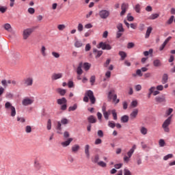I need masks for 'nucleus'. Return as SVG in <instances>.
Wrapping results in <instances>:
<instances>
[{"mask_svg":"<svg viewBox=\"0 0 175 175\" xmlns=\"http://www.w3.org/2000/svg\"><path fill=\"white\" fill-rule=\"evenodd\" d=\"M172 118H173V115L170 116L163 123L162 128L165 133H169L170 132V124H172Z\"/></svg>","mask_w":175,"mask_h":175,"instance_id":"obj_1","label":"nucleus"},{"mask_svg":"<svg viewBox=\"0 0 175 175\" xmlns=\"http://www.w3.org/2000/svg\"><path fill=\"white\" fill-rule=\"evenodd\" d=\"M5 109L10 112L11 117H16V107H14L10 102H6L5 104Z\"/></svg>","mask_w":175,"mask_h":175,"instance_id":"obj_2","label":"nucleus"},{"mask_svg":"<svg viewBox=\"0 0 175 175\" xmlns=\"http://www.w3.org/2000/svg\"><path fill=\"white\" fill-rule=\"evenodd\" d=\"M62 124L63 125H66V124H69V120L66 118H62L61 122H57V125L56 126V129H57V133L59 134H61L62 133L61 131H62Z\"/></svg>","mask_w":175,"mask_h":175,"instance_id":"obj_3","label":"nucleus"},{"mask_svg":"<svg viewBox=\"0 0 175 175\" xmlns=\"http://www.w3.org/2000/svg\"><path fill=\"white\" fill-rule=\"evenodd\" d=\"M108 99H112L115 105H117V103H120V99L117 98V94H114V90H111L109 92Z\"/></svg>","mask_w":175,"mask_h":175,"instance_id":"obj_4","label":"nucleus"},{"mask_svg":"<svg viewBox=\"0 0 175 175\" xmlns=\"http://www.w3.org/2000/svg\"><path fill=\"white\" fill-rule=\"evenodd\" d=\"M32 32H33V29L32 28H27L23 30V38L24 40H27L28 38L32 35Z\"/></svg>","mask_w":175,"mask_h":175,"instance_id":"obj_5","label":"nucleus"},{"mask_svg":"<svg viewBox=\"0 0 175 175\" xmlns=\"http://www.w3.org/2000/svg\"><path fill=\"white\" fill-rule=\"evenodd\" d=\"M25 87H32L33 85V77H27L23 79Z\"/></svg>","mask_w":175,"mask_h":175,"instance_id":"obj_6","label":"nucleus"},{"mask_svg":"<svg viewBox=\"0 0 175 175\" xmlns=\"http://www.w3.org/2000/svg\"><path fill=\"white\" fill-rule=\"evenodd\" d=\"M98 16L103 20H106L110 16V11L107 10H102L99 11Z\"/></svg>","mask_w":175,"mask_h":175,"instance_id":"obj_7","label":"nucleus"},{"mask_svg":"<svg viewBox=\"0 0 175 175\" xmlns=\"http://www.w3.org/2000/svg\"><path fill=\"white\" fill-rule=\"evenodd\" d=\"M85 95H87L88 98H89L92 105H95V102H96V98H95V96H94V92L92 90H88Z\"/></svg>","mask_w":175,"mask_h":175,"instance_id":"obj_8","label":"nucleus"},{"mask_svg":"<svg viewBox=\"0 0 175 175\" xmlns=\"http://www.w3.org/2000/svg\"><path fill=\"white\" fill-rule=\"evenodd\" d=\"M98 49H102V50H111V46L109 44H106L105 42H100Z\"/></svg>","mask_w":175,"mask_h":175,"instance_id":"obj_9","label":"nucleus"},{"mask_svg":"<svg viewBox=\"0 0 175 175\" xmlns=\"http://www.w3.org/2000/svg\"><path fill=\"white\" fill-rule=\"evenodd\" d=\"M129 8V4L126 3H123L121 6V12H120V16H122L125 13H126V10Z\"/></svg>","mask_w":175,"mask_h":175,"instance_id":"obj_10","label":"nucleus"},{"mask_svg":"<svg viewBox=\"0 0 175 175\" xmlns=\"http://www.w3.org/2000/svg\"><path fill=\"white\" fill-rule=\"evenodd\" d=\"M33 103V100L29 98H26L23 99V100L22 101V105H23V106H28L29 105H32Z\"/></svg>","mask_w":175,"mask_h":175,"instance_id":"obj_11","label":"nucleus"},{"mask_svg":"<svg viewBox=\"0 0 175 175\" xmlns=\"http://www.w3.org/2000/svg\"><path fill=\"white\" fill-rule=\"evenodd\" d=\"M139 114V109H135L133 111L130 113V118L131 120H135L137 115Z\"/></svg>","mask_w":175,"mask_h":175,"instance_id":"obj_12","label":"nucleus"},{"mask_svg":"<svg viewBox=\"0 0 175 175\" xmlns=\"http://www.w3.org/2000/svg\"><path fill=\"white\" fill-rule=\"evenodd\" d=\"M154 99L157 103H163V102H166V99L165 98L164 96H157Z\"/></svg>","mask_w":175,"mask_h":175,"instance_id":"obj_13","label":"nucleus"},{"mask_svg":"<svg viewBox=\"0 0 175 175\" xmlns=\"http://www.w3.org/2000/svg\"><path fill=\"white\" fill-rule=\"evenodd\" d=\"M47 49H46V46L44 45H42L40 49V53L42 57H47Z\"/></svg>","mask_w":175,"mask_h":175,"instance_id":"obj_14","label":"nucleus"},{"mask_svg":"<svg viewBox=\"0 0 175 175\" xmlns=\"http://www.w3.org/2000/svg\"><path fill=\"white\" fill-rule=\"evenodd\" d=\"M135 150H136V145H133L132 148H131L130 150L127 152V157H129V158H131L132 155H133Z\"/></svg>","mask_w":175,"mask_h":175,"instance_id":"obj_15","label":"nucleus"},{"mask_svg":"<svg viewBox=\"0 0 175 175\" xmlns=\"http://www.w3.org/2000/svg\"><path fill=\"white\" fill-rule=\"evenodd\" d=\"M85 154L86 155V157L88 158V159H90V145L87 144L85 146Z\"/></svg>","mask_w":175,"mask_h":175,"instance_id":"obj_16","label":"nucleus"},{"mask_svg":"<svg viewBox=\"0 0 175 175\" xmlns=\"http://www.w3.org/2000/svg\"><path fill=\"white\" fill-rule=\"evenodd\" d=\"M56 92H57V94H59L61 96H64L65 94H66V90L59 88L56 89Z\"/></svg>","mask_w":175,"mask_h":175,"instance_id":"obj_17","label":"nucleus"},{"mask_svg":"<svg viewBox=\"0 0 175 175\" xmlns=\"http://www.w3.org/2000/svg\"><path fill=\"white\" fill-rule=\"evenodd\" d=\"M62 73H55L52 75L51 79L52 80H58V79H62Z\"/></svg>","mask_w":175,"mask_h":175,"instance_id":"obj_18","label":"nucleus"},{"mask_svg":"<svg viewBox=\"0 0 175 175\" xmlns=\"http://www.w3.org/2000/svg\"><path fill=\"white\" fill-rule=\"evenodd\" d=\"M72 142H73V138H69L67 141L62 142V146H63V147H68Z\"/></svg>","mask_w":175,"mask_h":175,"instance_id":"obj_19","label":"nucleus"},{"mask_svg":"<svg viewBox=\"0 0 175 175\" xmlns=\"http://www.w3.org/2000/svg\"><path fill=\"white\" fill-rule=\"evenodd\" d=\"M79 150H80V146H79L78 144H75L72 146L71 148V151L72 152H74V153L78 152Z\"/></svg>","mask_w":175,"mask_h":175,"instance_id":"obj_20","label":"nucleus"},{"mask_svg":"<svg viewBox=\"0 0 175 175\" xmlns=\"http://www.w3.org/2000/svg\"><path fill=\"white\" fill-rule=\"evenodd\" d=\"M167 80H169V75H167V74L163 75L161 79L162 84H166V83H167Z\"/></svg>","mask_w":175,"mask_h":175,"instance_id":"obj_21","label":"nucleus"},{"mask_svg":"<svg viewBox=\"0 0 175 175\" xmlns=\"http://www.w3.org/2000/svg\"><path fill=\"white\" fill-rule=\"evenodd\" d=\"M151 32H152V27H148L146 30V33L145 36L146 39H148L150 38V35L151 34Z\"/></svg>","mask_w":175,"mask_h":175,"instance_id":"obj_22","label":"nucleus"},{"mask_svg":"<svg viewBox=\"0 0 175 175\" xmlns=\"http://www.w3.org/2000/svg\"><path fill=\"white\" fill-rule=\"evenodd\" d=\"M75 47H77V49L83 47V42L75 38Z\"/></svg>","mask_w":175,"mask_h":175,"instance_id":"obj_23","label":"nucleus"},{"mask_svg":"<svg viewBox=\"0 0 175 175\" xmlns=\"http://www.w3.org/2000/svg\"><path fill=\"white\" fill-rule=\"evenodd\" d=\"M93 52L96 55V58H99V57H100V55L103 54V51H98V49H95L93 50Z\"/></svg>","mask_w":175,"mask_h":175,"instance_id":"obj_24","label":"nucleus"},{"mask_svg":"<svg viewBox=\"0 0 175 175\" xmlns=\"http://www.w3.org/2000/svg\"><path fill=\"white\" fill-rule=\"evenodd\" d=\"M57 102L58 105H65L66 104L67 100H66V98L63 97L62 98L57 99Z\"/></svg>","mask_w":175,"mask_h":175,"instance_id":"obj_25","label":"nucleus"},{"mask_svg":"<svg viewBox=\"0 0 175 175\" xmlns=\"http://www.w3.org/2000/svg\"><path fill=\"white\" fill-rule=\"evenodd\" d=\"M82 67H83V63H80L79 66L77 68V75H83V69H81Z\"/></svg>","mask_w":175,"mask_h":175,"instance_id":"obj_26","label":"nucleus"},{"mask_svg":"<svg viewBox=\"0 0 175 175\" xmlns=\"http://www.w3.org/2000/svg\"><path fill=\"white\" fill-rule=\"evenodd\" d=\"M88 122H90V124H95V122H96V119L95 118V117H94V116H90L88 118Z\"/></svg>","mask_w":175,"mask_h":175,"instance_id":"obj_27","label":"nucleus"},{"mask_svg":"<svg viewBox=\"0 0 175 175\" xmlns=\"http://www.w3.org/2000/svg\"><path fill=\"white\" fill-rule=\"evenodd\" d=\"M121 122H128L129 121V116H128V115H124L123 116L121 117Z\"/></svg>","mask_w":175,"mask_h":175,"instance_id":"obj_28","label":"nucleus"},{"mask_svg":"<svg viewBox=\"0 0 175 175\" xmlns=\"http://www.w3.org/2000/svg\"><path fill=\"white\" fill-rule=\"evenodd\" d=\"M92 162L93 163H97L99 162V154H96L94 156V157L92 159Z\"/></svg>","mask_w":175,"mask_h":175,"instance_id":"obj_29","label":"nucleus"},{"mask_svg":"<svg viewBox=\"0 0 175 175\" xmlns=\"http://www.w3.org/2000/svg\"><path fill=\"white\" fill-rule=\"evenodd\" d=\"M140 132L142 133V135H147L148 130L147 129V128L144 127V126H142L140 128Z\"/></svg>","mask_w":175,"mask_h":175,"instance_id":"obj_30","label":"nucleus"},{"mask_svg":"<svg viewBox=\"0 0 175 175\" xmlns=\"http://www.w3.org/2000/svg\"><path fill=\"white\" fill-rule=\"evenodd\" d=\"M153 65L156 68H158L162 65V63H161V60L159 59H155L153 61Z\"/></svg>","mask_w":175,"mask_h":175,"instance_id":"obj_31","label":"nucleus"},{"mask_svg":"<svg viewBox=\"0 0 175 175\" xmlns=\"http://www.w3.org/2000/svg\"><path fill=\"white\" fill-rule=\"evenodd\" d=\"M83 68L85 70H90V68H91V64L88 62H85L83 65Z\"/></svg>","mask_w":175,"mask_h":175,"instance_id":"obj_32","label":"nucleus"},{"mask_svg":"<svg viewBox=\"0 0 175 175\" xmlns=\"http://www.w3.org/2000/svg\"><path fill=\"white\" fill-rule=\"evenodd\" d=\"M159 147H165L166 146V142H165V139H161L159 140Z\"/></svg>","mask_w":175,"mask_h":175,"instance_id":"obj_33","label":"nucleus"},{"mask_svg":"<svg viewBox=\"0 0 175 175\" xmlns=\"http://www.w3.org/2000/svg\"><path fill=\"white\" fill-rule=\"evenodd\" d=\"M119 55H120L122 61H124V59H125V58H126V53H125L124 51H120Z\"/></svg>","mask_w":175,"mask_h":175,"instance_id":"obj_34","label":"nucleus"},{"mask_svg":"<svg viewBox=\"0 0 175 175\" xmlns=\"http://www.w3.org/2000/svg\"><path fill=\"white\" fill-rule=\"evenodd\" d=\"M25 132H26V133H31V132H32V127L31 126H26Z\"/></svg>","mask_w":175,"mask_h":175,"instance_id":"obj_35","label":"nucleus"},{"mask_svg":"<svg viewBox=\"0 0 175 175\" xmlns=\"http://www.w3.org/2000/svg\"><path fill=\"white\" fill-rule=\"evenodd\" d=\"M117 28H118L119 32H124V31L122 23L118 24Z\"/></svg>","mask_w":175,"mask_h":175,"instance_id":"obj_36","label":"nucleus"},{"mask_svg":"<svg viewBox=\"0 0 175 175\" xmlns=\"http://www.w3.org/2000/svg\"><path fill=\"white\" fill-rule=\"evenodd\" d=\"M6 10H8V7L0 5V13H6Z\"/></svg>","mask_w":175,"mask_h":175,"instance_id":"obj_37","label":"nucleus"},{"mask_svg":"<svg viewBox=\"0 0 175 175\" xmlns=\"http://www.w3.org/2000/svg\"><path fill=\"white\" fill-rule=\"evenodd\" d=\"M159 17V14H152L150 16V20H155V18H158Z\"/></svg>","mask_w":175,"mask_h":175,"instance_id":"obj_38","label":"nucleus"},{"mask_svg":"<svg viewBox=\"0 0 175 175\" xmlns=\"http://www.w3.org/2000/svg\"><path fill=\"white\" fill-rule=\"evenodd\" d=\"M77 109V104H75L68 108V111H75Z\"/></svg>","mask_w":175,"mask_h":175,"instance_id":"obj_39","label":"nucleus"},{"mask_svg":"<svg viewBox=\"0 0 175 175\" xmlns=\"http://www.w3.org/2000/svg\"><path fill=\"white\" fill-rule=\"evenodd\" d=\"M152 49H150L148 51H146L144 52V55L145 57H148V55H150V54H152Z\"/></svg>","mask_w":175,"mask_h":175,"instance_id":"obj_40","label":"nucleus"},{"mask_svg":"<svg viewBox=\"0 0 175 175\" xmlns=\"http://www.w3.org/2000/svg\"><path fill=\"white\" fill-rule=\"evenodd\" d=\"M51 55H53V57H54V58H59V57H61V55L55 51H53L51 53Z\"/></svg>","mask_w":175,"mask_h":175,"instance_id":"obj_41","label":"nucleus"},{"mask_svg":"<svg viewBox=\"0 0 175 175\" xmlns=\"http://www.w3.org/2000/svg\"><path fill=\"white\" fill-rule=\"evenodd\" d=\"M111 114L113 116V120H117V112L116 111V109L111 110Z\"/></svg>","mask_w":175,"mask_h":175,"instance_id":"obj_42","label":"nucleus"},{"mask_svg":"<svg viewBox=\"0 0 175 175\" xmlns=\"http://www.w3.org/2000/svg\"><path fill=\"white\" fill-rule=\"evenodd\" d=\"M173 113V109L170 108L168 110L165 112V116L167 117H169V116H172L171 114Z\"/></svg>","mask_w":175,"mask_h":175,"instance_id":"obj_43","label":"nucleus"},{"mask_svg":"<svg viewBox=\"0 0 175 175\" xmlns=\"http://www.w3.org/2000/svg\"><path fill=\"white\" fill-rule=\"evenodd\" d=\"M46 128L48 131L51 130V120L50 119H49L47 121Z\"/></svg>","mask_w":175,"mask_h":175,"instance_id":"obj_44","label":"nucleus"},{"mask_svg":"<svg viewBox=\"0 0 175 175\" xmlns=\"http://www.w3.org/2000/svg\"><path fill=\"white\" fill-rule=\"evenodd\" d=\"M4 29L6 31H10V29H12V26L10 25V24L6 23L4 25Z\"/></svg>","mask_w":175,"mask_h":175,"instance_id":"obj_45","label":"nucleus"},{"mask_svg":"<svg viewBox=\"0 0 175 175\" xmlns=\"http://www.w3.org/2000/svg\"><path fill=\"white\" fill-rule=\"evenodd\" d=\"M131 106L133 109L135 107H137V100H133L131 102Z\"/></svg>","mask_w":175,"mask_h":175,"instance_id":"obj_46","label":"nucleus"},{"mask_svg":"<svg viewBox=\"0 0 175 175\" xmlns=\"http://www.w3.org/2000/svg\"><path fill=\"white\" fill-rule=\"evenodd\" d=\"M97 165H98V166H100L101 167H106V166H107V164H106V163H105L104 161H99Z\"/></svg>","mask_w":175,"mask_h":175,"instance_id":"obj_47","label":"nucleus"},{"mask_svg":"<svg viewBox=\"0 0 175 175\" xmlns=\"http://www.w3.org/2000/svg\"><path fill=\"white\" fill-rule=\"evenodd\" d=\"M124 175H132V172L129 169L125 168L124 170Z\"/></svg>","mask_w":175,"mask_h":175,"instance_id":"obj_48","label":"nucleus"},{"mask_svg":"<svg viewBox=\"0 0 175 175\" xmlns=\"http://www.w3.org/2000/svg\"><path fill=\"white\" fill-rule=\"evenodd\" d=\"M66 28V26H65V25H59L57 26V29H59V31H64V29H65Z\"/></svg>","mask_w":175,"mask_h":175,"instance_id":"obj_49","label":"nucleus"},{"mask_svg":"<svg viewBox=\"0 0 175 175\" xmlns=\"http://www.w3.org/2000/svg\"><path fill=\"white\" fill-rule=\"evenodd\" d=\"M173 157V154H167L166 156H165L163 157V160L164 161H167V159H170V158H172Z\"/></svg>","mask_w":175,"mask_h":175,"instance_id":"obj_50","label":"nucleus"},{"mask_svg":"<svg viewBox=\"0 0 175 175\" xmlns=\"http://www.w3.org/2000/svg\"><path fill=\"white\" fill-rule=\"evenodd\" d=\"M84 27L83 26V24L81 23H79L78 27H77V29L79 32H81V31H83Z\"/></svg>","mask_w":175,"mask_h":175,"instance_id":"obj_51","label":"nucleus"},{"mask_svg":"<svg viewBox=\"0 0 175 175\" xmlns=\"http://www.w3.org/2000/svg\"><path fill=\"white\" fill-rule=\"evenodd\" d=\"M1 84L5 88H6V87H8V81L6 79H3L1 81Z\"/></svg>","mask_w":175,"mask_h":175,"instance_id":"obj_52","label":"nucleus"},{"mask_svg":"<svg viewBox=\"0 0 175 175\" xmlns=\"http://www.w3.org/2000/svg\"><path fill=\"white\" fill-rule=\"evenodd\" d=\"M111 60L110 59H107L105 63L104 64V68H109V65H110V62Z\"/></svg>","mask_w":175,"mask_h":175,"instance_id":"obj_53","label":"nucleus"},{"mask_svg":"<svg viewBox=\"0 0 175 175\" xmlns=\"http://www.w3.org/2000/svg\"><path fill=\"white\" fill-rule=\"evenodd\" d=\"M135 10L137 13H140V4H137L135 5Z\"/></svg>","mask_w":175,"mask_h":175,"instance_id":"obj_54","label":"nucleus"},{"mask_svg":"<svg viewBox=\"0 0 175 175\" xmlns=\"http://www.w3.org/2000/svg\"><path fill=\"white\" fill-rule=\"evenodd\" d=\"M135 47V43L133 42H129L127 44V49H133Z\"/></svg>","mask_w":175,"mask_h":175,"instance_id":"obj_55","label":"nucleus"},{"mask_svg":"<svg viewBox=\"0 0 175 175\" xmlns=\"http://www.w3.org/2000/svg\"><path fill=\"white\" fill-rule=\"evenodd\" d=\"M174 20V16H172L167 22V24H172Z\"/></svg>","mask_w":175,"mask_h":175,"instance_id":"obj_56","label":"nucleus"},{"mask_svg":"<svg viewBox=\"0 0 175 175\" xmlns=\"http://www.w3.org/2000/svg\"><path fill=\"white\" fill-rule=\"evenodd\" d=\"M103 114L104 116V118H105V120H109V113H107V111H105V112H103Z\"/></svg>","mask_w":175,"mask_h":175,"instance_id":"obj_57","label":"nucleus"},{"mask_svg":"<svg viewBox=\"0 0 175 175\" xmlns=\"http://www.w3.org/2000/svg\"><path fill=\"white\" fill-rule=\"evenodd\" d=\"M108 126H109L110 128H115L116 124L113 122L109 121L108 123Z\"/></svg>","mask_w":175,"mask_h":175,"instance_id":"obj_58","label":"nucleus"},{"mask_svg":"<svg viewBox=\"0 0 175 175\" xmlns=\"http://www.w3.org/2000/svg\"><path fill=\"white\" fill-rule=\"evenodd\" d=\"M17 121H19L20 122H22V124H24V122H25V118L18 117Z\"/></svg>","mask_w":175,"mask_h":175,"instance_id":"obj_59","label":"nucleus"},{"mask_svg":"<svg viewBox=\"0 0 175 175\" xmlns=\"http://www.w3.org/2000/svg\"><path fill=\"white\" fill-rule=\"evenodd\" d=\"M136 75L137 76H139V77H142V76H143V73H142V70L140 69L137 70Z\"/></svg>","mask_w":175,"mask_h":175,"instance_id":"obj_60","label":"nucleus"},{"mask_svg":"<svg viewBox=\"0 0 175 175\" xmlns=\"http://www.w3.org/2000/svg\"><path fill=\"white\" fill-rule=\"evenodd\" d=\"M156 89L157 90V91H163V85H157Z\"/></svg>","mask_w":175,"mask_h":175,"instance_id":"obj_61","label":"nucleus"},{"mask_svg":"<svg viewBox=\"0 0 175 175\" xmlns=\"http://www.w3.org/2000/svg\"><path fill=\"white\" fill-rule=\"evenodd\" d=\"M85 51H90L91 50V45L90 44H87L85 47Z\"/></svg>","mask_w":175,"mask_h":175,"instance_id":"obj_62","label":"nucleus"},{"mask_svg":"<svg viewBox=\"0 0 175 175\" xmlns=\"http://www.w3.org/2000/svg\"><path fill=\"white\" fill-rule=\"evenodd\" d=\"M90 83L92 85H94V83H95V76H92L90 77Z\"/></svg>","mask_w":175,"mask_h":175,"instance_id":"obj_63","label":"nucleus"},{"mask_svg":"<svg viewBox=\"0 0 175 175\" xmlns=\"http://www.w3.org/2000/svg\"><path fill=\"white\" fill-rule=\"evenodd\" d=\"M97 135L99 136V137H103V131L99 130L97 133Z\"/></svg>","mask_w":175,"mask_h":175,"instance_id":"obj_64","label":"nucleus"}]
</instances>
